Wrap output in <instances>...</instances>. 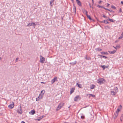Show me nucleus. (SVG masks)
Wrapping results in <instances>:
<instances>
[{
	"label": "nucleus",
	"instance_id": "obj_15",
	"mask_svg": "<svg viewBox=\"0 0 123 123\" xmlns=\"http://www.w3.org/2000/svg\"><path fill=\"white\" fill-rule=\"evenodd\" d=\"M77 3L78 4V5H79L80 6H81V2L79 1L78 0L76 1Z\"/></svg>",
	"mask_w": 123,
	"mask_h": 123
},
{
	"label": "nucleus",
	"instance_id": "obj_1",
	"mask_svg": "<svg viewBox=\"0 0 123 123\" xmlns=\"http://www.w3.org/2000/svg\"><path fill=\"white\" fill-rule=\"evenodd\" d=\"M17 111L19 114H22V107L21 105L18 107V109L17 110Z\"/></svg>",
	"mask_w": 123,
	"mask_h": 123
},
{
	"label": "nucleus",
	"instance_id": "obj_43",
	"mask_svg": "<svg viewBox=\"0 0 123 123\" xmlns=\"http://www.w3.org/2000/svg\"><path fill=\"white\" fill-rule=\"evenodd\" d=\"M103 56V57L105 58H107V57L105 56Z\"/></svg>",
	"mask_w": 123,
	"mask_h": 123
},
{
	"label": "nucleus",
	"instance_id": "obj_10",
	"mask_svg": "<svg viewBox=\"0 0 123 123\" xmlns=\"http://www.w3.org/2000/svg\"><path fill=\"white\" fill-rule=\"evenodd\" d=\"M35 111L34 110H31V111L29 112V113L31 115H33L35 113Z\"/></svg>",
	"mask_w": 123,
	"mask_h": 123
},
{
	"label": "nucleus",
	"instance_id": "obj_53",
	"mask_svg": "<svg viewBox=\"0 0 123 123\" xmlns=\"http://www.w3.org/2000/svg\"><path fill=\"white\" fill-rule=\"evenodd\" d=\"M92 0V1H93V0Z\"/></svg>",
	"mask_w": 123,
	"mask_h": 123
},
{
	"label": "nucleus",
	"instance_id": "obj_35",
	"mask_svg": "<svg viewBox=\"0 0 123 123\" xmlns=\"http://www.w3.org/2000/svg\"><path fill=\"white\" fill-rule=\"evenodd\" d=\"M57 80V78L56 77H54V81L56 80Z\"/></svg>",
	"mask_w": 123,
	"mask_h": 123
},
{
	"label": "nucleus",
	"instance_id": "obj_18",
	"mask_svg": "<svg viewBox=\"0 0 123 123\" xmlns=\"http://www.w3.org/2000/svg\"><path fill=\"white\" fill-rule=\"evenodd\" d=\"M104 22L106 24H109V23L106 20H104Z\"/></svg>",
	"mask_w": 123,
	"mask_h": 123
},
{
	"label": "nucleus",
	"instance_id": "obj_47",
	"mask_svg": "<svg viewBox=\"0 0 123 123\" xmlns=\"http://www.w3.org/2000/svg\"><path fill=\"white\" fill-rule=\"evenodd\" d=\"M121 3L122 4H123V1H122L121 2Z\"/></svg>",
	"mask_w": 123,
	"mask_h": 123
},
{
	"label": "nucleus",
	"instance_id": "obj_38",
	"mask_svg": "<svg viewBox=\"0 0 123 123\" xmlns=\"http://www.w3.org/2000/svg\"><path fill=\"white\" fill-rule=\"evenodd\" d=\"M18 58H16V62L18 60Z\"/></svg>",
	"mask_w": 123,
	"mask_h": 123
},
{
	"label": "nucleus",
	"instance_id": "obj_37",
	"mask_svg": "<svg viewBox=\"0 0 123 123\" xmlns=\"http://www.w3.org/2000/svg\"><path fill=\"white\" fill-rule=\"evenodd\" d=\"M97 6L99 8H100V7L102 8L103 7L102 6H99V5H98Z\"/></svg>",
	"mask_w": 123,
	"mask_h": 123
},
{
	"label": "nucleus",
	"instance_id": "obj_9",
	"mask_svg": "<svg viewBox=\"0 0 123 123\" xmlns=\"http://www.w3.org/2000/svg\"><path fill=\"white\" fill-rule=\"evenodd\" d=\"M36 24L34 22H32V23H30L27 25V26H30L32 25H34L35 26Z\"/></svg>",
	"mask_w": 123,
	"mask_h": 123
},
{
	"label": "nucleus",
	"instance_id": "obj_30",
	"mask_svg": "<svg viewBox=\"0 0 123 123\" xmlns=\"http://www.w3.org/2000/svg\"><path fill=\"white\" fill-rule=\"evenodd\" d=\"M111 8H113L114 9H115L116 8V7L113 6H111Z\"/></svg>",
	"mask_w": 123,
	"mask_h": 123
},
{
	"label": "nucleus",
	"instance_id": "obj_20",
	"mask_svg": "<svg viewBox=\"0 0 123 123\" xmlns=\"http://www.w3.org/2000/svg\"><path fill=\"white\" fill-rule=\"evenodd\" d=\"M95 50L98 51H100L102 50V49H101L99 48H97L95 49Z\"/></svg>",
	"mask_w": 123,
	"mask_h": 123
},
{
	"label": "nucleus",
	"instance_id": "obj_11",
	"mask_svg": "<svg viewBox=\"0 0 123 123\" xmlns=\"http://www.w3.org/2000/svg\"><path fill=\"white\" fill-rule=\"evenodd\" d=\"M101 67L103 68V70H104L105 68H108L109 67V66L101 65Z\"/></svg>",
	"mask_w": 123,
	"mask_h": 123
},
{
	"label": "nucleus",
	"instance_id": "obj_33",
	"mask_svg": "<svg viewBox=\"0 0 123 123\" xmlns=\"http://www.w3.org/2000/svg\"><path fill=\"white\" fill-rule=\"evenodd\" d=\"M104 8L105 9V10H108V11H110V12H111V11H110V10H109V9H107V8Z\"/></svg>",
	"mask_w": 123,
	"mask_h": 123
},
{
	"label": "nucleus",
	"instance_id": "obj_32",
	"mask_svg": "<svg viewBox=\"0 0 123 123\" xmlns=\"http://www.w3.org/2000/svg\"><path fill=\"white\" fill-rule=\"evenodd\" d=\"M101 53L102 54H106V52L105 53V52H102Z\"/></svg>",
	"mask_w": 123,
	"mask_h": 123
},
{
	"label": "nucleus",
	"instance_id": "obj_49",
	"mask_svg": "<svg viewBox=\"0 0 123 123\" xmlns=\"http://www.w3.org/2000/svg\"><path fill=\"white\" fill-rule=\"evenodd\" d=\"M1 59V58L0 57V60Z\"/></svg>",
	"mask_w": 123,
	"mask_h": 123
},
{
	"label": "nucleus",
	"instance_id": "obj_24",
	"mask_svg": "<svg viewBox=\"0 0 123 123\" xmlns=\"http://www.w3.org/2000/svg\"><path fill=\"white\" fill-rule=\"evenodd\" d=\"M122 108V106L121 105H120L118 107L117 109L120 111L121 110V109Z\"/></svg>",
	"mask_w": 123,
	"mask_h": 123
},
{
	"label": "nucleus",
	"instance_id": "obj_17",
	"mask_svg": "<svg viewBox=\"0 0 123 123\" xmlns=\"http://www.w3.org/2000/svg\"><path fill=\"white\" fill-rule=\"evenodd\" d=\"M95 87V86L93 85H92L90 86V88L91 89H93Z\"/></svg>",
	"mask_w": 123,
	"mask_h": 123
},
{
	"label": "nucleus",
	"instance_id": "obj_36",
	"mask_svg": "<svg viewBox=\"0 0 123 123\" xmlns=\"http://www.w3.org/2000/svg\"><path fill=\"white\" fill-rule=\"evenodd\" d=\"M84 117H85L84 116H82L81 117V118L83 119L84 118Z\"/></svg>",
	"mask_w": 123,
	"mask_h": 123
},
{
	"label": "nucleus",
	"instance_id": "obj_13",
	"mask_svg": "<svg viewBox=\"0 0 123 123\" xmlns=\"http://www.w3.org/2000/svg\"><path fill=\"white\" fill-rule=\"evenodd\" d=\"M82 12H83V13L85 14L86 15H87V11H86V10H85V9L83 10L82 11Z\"/></svg>",
	"mask_w": 123,
	"mask_h": 123
},
{
	"label": "nucleus",
	"instance_id": "obj_14",
	"mask_svg": "<svg viewBox=\"0 0 123 123\" xmlns=\"http://www.w3.org/2000/svg\"><path fill=\"white\" fill-rule=\"evenodd\" d=\"M89 95V97L90 98L91 97H92L93 98H95V96L94 95H92V94H89L88 95Z\"/></svg>",
	"mask_w": 123,
	"mask_h": 123
},
{
	"label": "nucleus",
	"instance_id": "obj_54",
	"mask_svg": "<svg viewBox=\"0 0 123 123\" xmlns=\"http://www.w3.org/2000/svg\"><path fill=\"white\" fill-rule=\"evenodd\" d=\"M114 90H115V89H114ZM114 91H115V90H114Z\"/></svg>",
	"mask_w": 123,
	"mask_h": 123
},
{
	"label": "nucleus",
	"instance_id": "obj_4",
	"mask_svg": "<svg viewBox=\"0 0 123 123\" xmlns=\"http://www.w3.org/2000/svg\"><path fill=\"white\" fill-rule=\"evenodd\" d=\"M105 81L102 78L100 79L97 80V82L99 84H101Z\"/></svg>",
	"mask_w": 123,
	"mask_h": 123
},
{
	"label": "nucleus",
	"instance_id": "obj_25",
	"mask_svg": "<svg viewBox=\"0 0 123 123\" xmlns=\"http://www.w3.org/2000/svg\"><path fill=\"white\" fill-rule=\"evenodd\" d=\"M123 119V115H121V117H120V120L121 121H122Z\"/></svg>",
	"mask_w": 123,
	"mask_h": 123
},
{
	"label": "nucleus",
	"instance_id": "obj_48",
	"mask_svg": "<svg viewBox=\"0 0 123 123\" xmlns=\"http://www.w3.org/2000/svg\"><path fill=\"white\" fill-rule=\"evenodd\" d=\"M121 36H123V32L122 33V34H121Z\"/></svg>",
	"mask_w": 123,
	"mask_h": 123
},
{
	"label": "nucleus",
	"instance_id": "obj_2",
	"mask_svg": "<svg viewBox=\"0 0 123 123\" xmlns=\"http://www.w3.org/2000/svg\"><path fill=\"white\" fill-rule=\"evenodd\" d=\"M64 103L62 102L58 106L56 109V111H58L64 105Z\"/></svg>",
	"mask_w": 123,
	"mask_h": 123
},
{
	"label": "nucleus",
	"instance_id": "obj_12",
	"mask_svg": "<svg viewBox=\"0 0 123 123\" xmlns=\"http://www.w3.org/2000/svg\"><path fill=\"white\" fill-rule=\"evenodd\" d=\"M75 89V88H71V89L70 91V94H71L73 92Z\"/></svg>",
	"mask_w": 123,
	"mask_h": 123
},
{
	"label": "nucleus",
	"instance_id": "obj_46",
	"mask_svg": "<svg viewBox=\"0 0 123 123\" xmlns=\"http://www.w3.org/2000/svg\"><path fill=\"white\" fill-rule=\"evenodd\" d=\"M102 2V1H99V4H100L101 2Z\"/></svg>",
	"mask_w": 123,
	"mask_h": 123
},
{
	"label": "nucleus",
	"instance_id": "obj_40",
	"mask_svg": "<svg viewBox=\"0 0 123 123\" xmlns=\"http://www.w3.org/2000/svg\"><path fill=\"white\" fill-rule=\"evenodd\" d=\"M41 83H43V84H45L46 83V82H41Z\"/></svg>",
	"mask_w": 123,
	"mask_h": 123
},
{
	"label": "nucleus",
	"instance_id": "obj_31",
	"mask_svg": "<svg viewBox=\"0 0 123 123\" xmlns=\"http://www.w3.org/2000/svg\"><path fill=\"white\" fill-rule=\"evenodd\" d=\"M54 83V78L53 79L51 80V84H52Z\"/></svg>",
	"mask_w": 123,
	"mask_h": 123
},
{
	"label": "nucleus",
	"instance_id": "obj_45",
	"mask_svg": "<svg viewBox=\"0 0 123 123\" xmlns=\"http://www.w3.org/2000/svg\"><path fill=\"white\" fill-rule=\"evenodd\" d=\"M41 118H42L43 117V116H41Z\"/></svg>",
	"mask_w": 123,
	"mask_h": 123
},
{
	"label": "nucleus",
	"instance_id": "obj_19",
	"mask_svg": "<svg viewBox=\"0 0 123 123\" xmlns=\"http://www.w3.org/2000/svg\"><path fill=\"white\" fill-rule=\"evenodd\" d=\"M54 1V0H52L50 1V5L51 6H52V5L53 4V2Z\"/></svg>",
	"mask_w": 123,
	"mask_h": 123
},
{
	"label": "nucleus",
	"instance_id": "obj_44",
	"mask_svg": "<svg viewBox=\"0 0 123 123\" xmlns=\"http://www.w3.org/2000/svg\"><path fill=\"white\" fill-rule=\"evenodd\" d=\"M103 17L104 18H106V17L105 15H103Z\"/></svg>",
	"mask_w": 123,
	"mask_h": 123
},
{
	"label": "nucleus",
	"instance_id": "obj_51",
	"mask_svg": "<svg viewBox=\"0 0 123 123\" xmlns=\"http://www.w3.org/2000/svg\"><path fill=\"white\" fill-rule=\"evenodd\" d=\"M40 120V119H38V120Z\"/></svg>",
	"mask_w": 123,
	"mask_h": 123
},
{
	"label": "nucleus",
	"instance_id": "obj_7",
	"mask_svg": "<svg viewBox=\"0 0 123 123\" xmlns=\"http://www.w3.org/2000/svg\"><path fill=\"white\" fill-rule=\"evenodd\" d=\"M120 111L118 109H117V111H116V113H115L114 114V115L115 116V118H116L118 116L119 112Z\"/></svg>",
	"mask_w": 123,
	"mask_h": 123
},
{
	"label": "nucleus",
	"instance_id": "obj_26",
	"mask_svg": "<svg viewBox=\"0 0 123 123\" xmlns=\"http://www.w3.org/2000/svg\"><path fill=\"white\" fill-rule=\"evenodd\" d=\"M86 15L87 16V17H88V18H89V19L90 20H92V19L91 18L90 16L88 15V14H87V15Z\"/></svg>",
	"mask_w": 123,
	"mask_h": 123
},
{
	"label": "nucleus",
	"instance_id": "obj_28",
	"mask_svg": "<svg viewBox=\"0 0 123 123\" xmlns=\"http://www.w3.org/2000/svg\"><path fill=\"white\" fill-rule=\"evenodd\" d=\"M45 92V91L44 90H43L41 91V93L43 95L44 94Z\"/></svg>",
	"mask_w": 123,
	"mask_h": 123
},
{
	"label": "nucleus",
	"instance_id": "obj_21",
	"mask_svg": "<svg viewBox=\"0 0 123 123\" xmlns=\"http://www.w3.org/2000/svg\"><path fill=\"white\" fill-rule=\"evenodd\" d=\"M40 94L39 95L37 98L36 99V100L37 101H39L40 99H41V98H39V96L40 95Z\"/></svg>",
	"mask_w": 123,
	"mask_h": 123
},
{
	"label": "nucleus",
	"instance_id": "obj_3",
	"mask_svg": "<svg viewBox=\"0 0 123 123\" xmlns=\"http://www.w3.org/2000/svg\"><path fill=\"white\" fill-rule=\"evenodd\" d=\"M114 89L115 90V91H111V94L112 95H114L116 94V93L118 92V89L117 87L114 88Z\"/></svg>",
	"mask_w": 123,
	"mask_h": 123
},
{
	"label": "nucleus",
	"instance_id": "obj_39",
	"mask_svg": "<svg viewBox=\"0 0 123 123\" xmlns=\"http://www.w3.org/2000/svg\"><path fill=\"white\" fill-rule=\"evenodd\" d=\"M122 12V10L121 9V8H120L119 10V12Z\"/></svg>",
	"mask_w": 123,
	"mask_h": 123
},
{
	"label": "nucleus",
	"instance_id": "obj_29",
	"mask_svg": "<svg viewBox=\"0 0 123 123\" xmlns=\"http://www.w3.org/2000/svg\"><path fill=\"white\" fill-rule=\"evenodd\" d=\"M123 38V36H121V35L118 38L119 39H120L122 38Z\"/></svg>",
	"mask_w": 123,
	"mask_h": 123
},
{
	"label": "nucleus",
	"instance_id": "obj_6",
	"mask_svg": "<svg viewBox=\"0 0 123 123\" xmlns=\"http://www.w3.org/2000/svg\"><path fill=\"white\" fill-rule=\"evenodd\" d=\"M14 103L13 102H12L11 104L8 106V107L10 109L14 107Z\"/></svg>",
	"mask_w": 123,
	"mask_h": 123
},
{
	"label": "nucleus",
	"instance_id": "obj_52",
	"mask_svg": "<svg viewBox=\"0 0 123 123\" xmlns=\"http://www.w3.org/2000/svg\"><path fill=\"white\" fill-rule=\"evenodd\" d=\"M76 0V1L79 0Z\"/></svg>",
	"mask_w": 123,
	"mask_h": 123
},
{
	"label": "nucleus",
	"instance_id": "obj_42",
	"mask_svg": "<svg viewBox=\"0 0 123 123\" xmlns=\"http://www.w3.org/2000/svg\"><path fill=\"white\" fill-rule=\"evenodd\" d=\"M21 123H25L23 121H22L21 122Z\"/></svg>",
	"mask_w": 123,
	"mask_h": 123
},
{
	"label": "nucleus",
	"instance_id": "obj_50",
	"mask_svg": "<svg viewBox=\"0 0 123 123\" xmlns=\"http://www.w3.org/2000/svg\"><path fill=\"white\" fill-rule=\"evenodd\" d=\"M72 2L74 0H71Z\"/></svg>",
	"mask_w": 123,
	"mask_h": 123
},
{
	"label": "nucleus",
	"instance_id": "obj_27",
	"mask_svg": "<svg viewBox=\"0 0 123 123\" xmlns=\"http://www.w3.org/2000/svg\"><path fill=\"white\" fill-rule=\"evenodd\" d=\"M74 10L75 13L76 12V7L74 6Z\"/></svg>",
	"mask_w": 123,
	"mask_h": 123
},
{
	"label": "nucleus",
	"instance_id": "obj_5",
	"mask_svg": "<svg viewBox=\"0 0 123 123\" xmlns=\"http://www.w3.org/2000/svg\"><path fill=\"white\" fill-rule=\"evenodd\" d=\"M40 62L42 63H43L44 62L45 60V58L42 56L41 55L40 56Z\"/></svg>",
	"mask_w": 123,
	"mask_h": 123
},
{
	"label": "nucleus",
	"instance_id": "obj_34",
	"mask_svg": "<svg viewBox=\"0 0 123 123\" xmlns=\"http://www.w3.org/2000/svg\"><path fill=\"white\" fill-rule=\"evenodd\" d=\"M113 47L116 49H117V48H120V47H114L113 46Z\"/></svg>",
	"mask_w": 123,
	"mask_h": 123
},
{
	"label": "nucleus",
	"instance_id": "obj_22",
	"mask_svg": "<svg viewBox=\"0 0 123 123\" xmlns=\"http://www.w3.org/2000/svg\"><path fill=\"white\" fill-rule=\"evenodd\" d=\"M112 22H114V21L113 19H110L109 18H108V20Z\"/></svg>",
	"mask_w": 123,
	"mask_h": 123
},
{
	"label": "nucleus",
	"instance_id": "obj_16",
	"mask_svg": "<svg viewBox=\"0 0 123 123\" xmlns=\"http://www.w3.org/2000/svg\"><path fill=\"white\" fill-rule=\"evenodd\" d=\"M108 52H109V53L110 54H114L116 52V51L115 50H114L113 51H109Z\"/></svg>",
	"mask_w": 123,
	"mask_h": 123
},
{
	"label": "nucleus",
	"instance_id": "obj_8",
	"mask_svg": "<svg viewBox=\"0 0 123 123\" xmlns=\"http://www.w3.org/2000/svg\"><path fill=\"white\" fill-rule=\"evenodd\" d=\"M80 96L79 95L76 96L74 98V101H78V100L80 99Z\"/></svg>",
	"mask_w": 123,
	"mask_h": 123
},
{
	"label": "nucleus",
	"instance_id": "obj_41",
	"mask_svg": "<svg viewBox=\"0 0 123 123\" xmlns=\"http://www.w3.org/2000/svg\"><path fill=\"white\" fill-rule=\"evenodd\" d=\"M110 5V4H109L107 3V6L108 7V6L109 5Z\"/></svg>",
	"mask_w": 123,
	"mask_h": 123
},
{
	"label": "nucleus",
	"instance_id": "obj_23",
	"mask_svg": "<svg viewBox=\"0 0 123 123\" xmlns=\"http://www.w3.org/2000/svg\"><path fill=\"white\" fill-rule=\"evenodd\" d=\"M80 88H82V87L81 86V84H78V83H77L76 84Z\"/></svg>",
	"mask_w": 123,
	"mask_h": 123
}]
</instances>
